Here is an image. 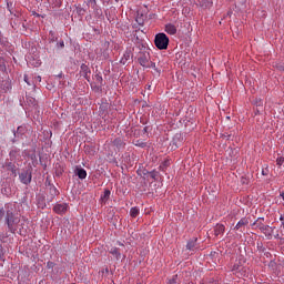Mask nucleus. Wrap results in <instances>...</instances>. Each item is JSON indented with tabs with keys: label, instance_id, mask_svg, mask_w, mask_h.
<instances>
[{
	"label": "nucleus",
	"instance_id": "obj_21",
	"mask_svg": "<svg viewBox=\"0 0 284 284\" xmlns=\"http://www.w3.org/2000/svg\"><path fill=\"white\" fill-rule=\"evenodd\" d=\"M88 4L91 7V8H94L97 6V0H88Z\"/></svg>",
	"mask_w": 284,
	"mask_h": 284
},
{
	"label": "nucleus",
	"instance_id": "obj_32",
	"mask_svg": "<svg viewBox=\"0 0 284 284\" xmlns=\"http://www.w3.org/2000/svg\"><path fill=\"white\" fill-rule=\"evenodd\" d=\"M36 65H41V62H37Z\"/></svg>",
	"mask_w": 284,
	"mask_h": 284
},
{
	"label": "nucleus",
	"instance_id": "obj_28",
	"mask_svg": "<svg viewBox=\"0 0 284 284\" xmlns=\"http://www.w3.org/2000/svg\"><path fill=\"white\" fill-rule=\"evenodd\" d=\"M262 174L263 176H267V172H265V170H262Z\"/></svg>",
	"mask_w": 284,
	"mask_h": 284
},
{
	"label": "nucleus",
	"instance_id": "obj_11",
	"mask_svg": "<svg viewBox=\"0 0 284 284\" xmlns=\"http://www.w3.org/2000/svg\"><path fill=\"white\" fill-rule=\"evenodd\" d=\"M165 32L168 34H176V26L172 24V23H168L165 26Z\"/></svg>",
	"mask_w": 284,
	"mask_h": 284
},
{
	"label": "nucleus",
	"instance_id": "obj_31",
	"mask_svg": "<svg viewBox=\"0 0 284 284\" xmlns=\"http://www.w3.org/2000/svg\"><path fill=\"white\" fill-rule=\"evenodd\" d=\"M37 79H38V81H41V77H40V75H38V78H37Z\"/></svg>",
	"mask_w": 284,
	"mask_h": 284
},
{
	"label": "nucleus",
	"instance_id": "obj_23",
	"mask_svg": "<svg viewBox=\"0 0 284 284\" xmlns=\"http://www.w3.org/2000/svg\"><path fill=\"white\" fill-rule=\"evenodd\" d=\"M276 163L277 165H282L284 163V158H277Z\"/></svg>",
	"mask_w": 284,
	"mask_h": 284
},
{
	"label": "nucleus",
	"instance_id": "obj_33",
	"mask_svg": "<svg viewBox=\"0 0 284 284\" xmlns=\"http://www.w3.org/2000/svg\"><path fill=\"white\" fill-rule=\"evenodd\" d=\"M144 132H148V126L144 128Z\"/></svg>",
	"mask_w": 284,
	"mask_h": 284
},
{
	"label": "nucleus",
	"instance_id": "obj_20",
	"mask_svg": "<svg viewBox=\"0 0 284 284\" xmlns=\"http://www.w3.org/2000/svg\"><path fill=\"white\" fill-rule=\"evenodd\" d=\"M176 278H179V275H174L168 284H179V282H176Z\"/></svg>",
	"mask_w": 284,
	"mask_h": 284
},
{
	"label": "nucleus",
	"instance_id": "obj_26",
	"mask_svg": "<svg viewBox=\"0 0 284 284\" xmlns=\"http://www.w3.org/2000/svg\"><path fill=\"white\" fill-rule=\"evenodd\" d=\"M59 45H60V48H65V43H64L63 41H61V42L59 43Z\"/></svg>",
	"mask_w": 284,
	"mask_h": 284
},
{
	"label": "nucleus",
	"instance_id": "obj_6",
	"mask_svg": "<svg viewBox=\"0 0 284 284\" xmlns=\"http://www.w3.org/2000/svg\"><path fill=\"white\" fill-rule=\"evenodd\" d=\"M199 240L196 237L190 240L186 243V250H189V252H196L199 250V243H196Z\"/></svg>",
	"mask_w": 284,
	"mask_h": 284
},
{
	"label": "nucleus",
	"instance_id": "obj_12",
	"mask_svg": "<svg viewBox=\"0 0 284 284\" xmlns=\"http://www.w3.org/2000/svg\"><path fill=\"white\" fill-rule=\"evenodd\" d=\"M110 254L116 258V261H121V252L116 247H112L110 251Z\"/></svg>",
	"mask_w": 284,
	"mask_h": 284
},
{
	"label": "nucleus",
	"instance_id": "obj_24",
	"mask_svg": "<svg viewBox=\"0 0 284 284\" xmlns=\"http://www.w3.org/2000/svg\"><path fill=\"white\" fill-rule=\"evenodd\" d=\"M280 221H281V226H282L283 230H284V214H282V215L280 216Z\"/></svg>",
	"mask_w": 284,
	"mask_h": 284
},
{
	"label": "nucleus",
	"instance_id": "obj_22",
	"mask_svg": "<svg viewBox=\"0 0 284 284\" xmlns=\"http://www.w3.org/2000/svg\"><path fill=\"white\" fill-rule=\"evenodd\" d=\"M81 70H83L85 74H88L90 72V69L85 64L81 65Z\"/></svg>",
	"mask_w": 284,
	"mask_h": 284
},
{
	"label": "nucleus",
	"instance_id": "obj_3",
	"mask_svg": "<svg viewBox=\"0 0 284 284\" xmlns=\"http://www.w3.org/2000/svg\"><path fill=\"white\" fill-rule=\"evenodd\" d=\"M265 220L263 217H258L254 223L251 224L252 230H261L265 236H272V227L263 224Z\"/></svg>",
	"mask_w": 284,
	"mask_h": 284
},
{
	"label": "nucleus",
	"instance_id": "obj_4",
	"mask_svg": "<svg viewBox=\"0 0 284 284\" xmlns=\"http://www.w3.org/2000/svg\"><path fill=\"white\" fill-rule=\"evenodd\" d=\"M155 47L158 50H168V45H170V38L165 33H158L154 40Z\"/></svg>",
	"mask_w": 284,
	"mask_h": 284
},
{
	"label": "nucleus",
	"instance_id": "obj_10",
	"mask_svg": "<svg viewBox=\"0 0 284 284\" xmlns=\"http://www.w3.org/2000/svg\"><path fill=\"white\" fill-rule=\"evenodd\" d=\"M225 232V225L223 224H217L214 227V236H221V234H223Z\"/></svg>",
	"mask_w": 284,
	"mask_h": 284
},
{
	"label": "nucleus",
	"instance_id": "obj_5",
	"mask_svg": "<svg viewBox=\"0 0 284 284\" xmlns=\"http://www.w3.org/2000/svg\"><path fill=\"white\" fill-rule=\"evenodd\" d=\"M19 179H20L21 183H23L24 185H29V183L32 182V173H30L28 171H22L19 174Z\"/></svg>",
	"mask_w": 284,
	"mask_h": 284
},
{
	"label": "nucleus",
	"instance_id": "obj_9",
	"mask_svg": "<svg viewBox=\"0 0 284 284\" xmlns=\"http://www.w3.org/2000/svg\"><path fill=\"white\" fill-rule=\"evenodd\" d=\"M113 145H114L118 150H122V148H125V142L123 141V139L116 138L115 140H113Z\"/></svg>",
	"mask_w": 284,
	"mask_h": 284
},
{
	"label": "nucleus",
	"instance_id": "obj_13",
	"mask_svg": "<svg viewBox=\"0 0 284 284\" xmlns=\"http://www.w3.org/2000/svg\"><path fill=\"white\" fill-rule=\"evenodd\" d=\"M6 168L9 172H12V174H14V176H17V165H14V163L12 162H8L6 164Z\"/></svg>",
	"mask_w": 284,
	"mask_h": 284
},
{
	"label": "nucleus",
	"instance_id": "obj_17",
	"mask_svg": "<svg viewBox=\"0 0 284 284\" xmlns=\"http://www.w3.org/2000/svg\"><path fill=\"white\" fill-rule=\"evenodd\" d=\"M130 57H132V53L130 51H125L123 58L121 59V63L125 64L126 61H130Z\"/></svg>",
	"mask_w": 284,
	"mask_h": 284
},
{
	"label": "nucleus",
	"instance_id": "obj_30",
	"mask_svg": "<svg viewBox=\"0 0 284 284\" xmlns=\"http://www.w3.org/2000/svg\"><path fill=\"white\" fill-rule=\"evenodd\" d=\"M261 105H263V101H260V102H258V106H261Z\"/></svg>",
	"mask_w": 284,
	"mask_h": 284
},
{
	"label": "nucleus",
	"instance_id": "obj_29",
	"mask_svg": "<svg viewBox=\"0 0 284 284\" xmlns=\"http://www.w3.org/2000/svg\"><path fill=\"white\" fill-rule=\"evenodd\" d=\"M281 199L284 201V191L280 194Z\"/></svg>",
	"mask_w": 284,
	"mask_h": 284
},
{
	"label": "nucleus",
	"instance_id": "obj_27",
	"mask_svg": "<svg viewBox=\"0 0 284 284\" xmlns=\"http://www.w3.org/2000/svg\"><path fill=\"white\" fill-rule=\"evenodd\" d=\"M24 81L26 83H28V85H30V82L28 81V75H24Z\"/></svg>",
	"mask_w": 284,
	"mask_h": 284
},
{
	"label": "nucleus",
	"instance_id": "obj_15",
	"mask_svg": "<svg viewBox=\"0 0 284 284\" xmlns=\"http://www.w3.org/2000/svg\"><path fill=\"white\" fill-rule=\"evenodd\" d=\"M139 214H140V210H139L138 206L131 207V210H130V216H131L132 219H136V216H139Z\"/></svg>",
	"mask_w": 284,
	"mask_h": 284
},
{
	"label": "nucleus",
	"instance_id": "obj_18",
	"mask_svg": "<svg viewBox=\"0 0 284 284\" xmlns=\"http://www.w3.org/2000/svg\"><path fill=\"white\" fill-rule=\"evenodd\" d=\"M2 90H4V92H8V90H12V85L10 84V81L6 80L3 82Z\"/></svg>",
	"mask_w": 284,
	"mask_h": 284
},
{
	"label": "nucleus",
	"instance_id": "obj_7",
	"mask_svg": "<svg viewBox=\"0 0 284 284\" xmlns=\"http://www.w3.org/2000/svg\"><path fill=\"white\" fill-rule=\"evenodd\" d=\"M53 211L55 212V214H65L68 212V204L67 203L57 204L53 207Z\"/></svg>",
	"mask_w": 284,
	"mask_h": 284
},
{
	"label": "nucleus",
	"instance_id": "obj_2",
	"mask_svg": "<svg viewBox=\"0 0 284 284\" xmlns=\"http://www.w3.org/2000/svg\"><path fill=\"white\" fill-rule=\"evenodd\" d=\"M138 61L142 68H156V63L152 62L150 58V51H141Z\"/></svg>",
	"mask_w": 284,
	"mask_h": 284
},
{
	"label": "nucleus",
	"instance_id": "obj_16",
	"mask_svg": "<svg viewBox=\"0 0 284 284\" xmlns=\"http://www.w3.org/2000/svg\"><path fill=\"white\" fill-rule=\"evenodd\" d=\"M245 225H247V219H242L235 226L236 230L243 231L245 229Z\"/></svg>",
	"mask_w": 284,
	"mask_h": 284
},
{
	"label": "nucleus",
	"instance_id": "obj_19",
	"mask_svg": "<svg viewBox=\"0 0 284 284\" xmlns=\"http://www.w3.org/2000/svg\"><path fill=\"white\" fill-rule=\"evenodd\" d=\"M94 80L97 83H100V85H101V83H103V77H101L100 74H95Z\"/></svg>",
	"mask_w": 284,
	"mask_h": 284
},
{
	"label": "nucleus",
	"instance_id": "obj_25",
	"mask_svg": "<svg viewBox=\"0 0 284 284\" xmlns=\"http://www.w3.org/2000/svg\"><path fill=\"white\" fill-rule=\"evenodd\" d=\"M51 192H53L54 195L59 194V191L54 186L51 189Z\"/></svg>",
	"mask_w": 284,
	"mask_h": 284
},
{
	"label": "nucleus",
	"instance_id": "obj_1",
	"mask_svg": "<svg viewBox=\"0 0 284 284\" xmlns=\"http://www.w3.org/2000/svg\"><path fill=\"white\" fill-rule=\"evenodd\" d=\"M4 219L9 232L14 234H23V225H26V220H21L18 214L14 213V205L6 204L4 207L0 209V221Z\"/></svg>",
	"mask_w": 284,
	"mask_h": 284
},
{
	"label": "nucleus",
	"instance_id": "obj_8",
	"mask_svg": "<svg viewBox=\"0 0 284 284\" xmlns=\"http://www.w3.org/2000/svg\"><path fill=\"white\" fill-rule=\"evenodd\" d=\"M75 174L79 179L83 180L88 178V171L85 169L77 168L75 169Z\"/></svg>",
	"mask_w": 284,
	"mask_h": 284
},
{
	"label": "nucleus",
	"instance_id": "obj_14",
	"mask_svg": "<svg viewBox=\"0 0 284 284\" xmlns=\"http://www.w3.org/2000/svg\"><path fill=\"white\" fill-rule=\"evenodd\" d=\"M110 190H104V193L101 195V202L102 203H108V201L110 200Z\"/></svg>",
	"mask_w": 284,
	"mask_h": 284
},
{
	"label": "nucleus",
	"instance_id": "obj_34",
	"mask_svg": "<svg viewBox=\"0 0 284 284\" xmlns=\"http://www.w3.org/2000/svg\"><path fill=\"white\" fill-rule=\"evenodd\" d=\"M169 163H170V162L166 161V162H164V165H169Z\"/></svg>",
	"mask_w": 284,
	"mask_h": 284
}]
</instances>
